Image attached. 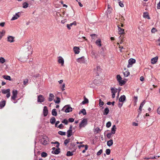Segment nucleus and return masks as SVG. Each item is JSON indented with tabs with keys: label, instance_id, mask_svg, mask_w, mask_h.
<instances>
[{
	"label": "nucleus",
	"instance_id": "obj_24",
	"mask_svg": "<svg viewBox=\"0 0 160 160\" xmlns=\"http://www.w3.org/2000/svg\"><path fill=\"white\" fill-rule=\"evenodd\" d=\"M67 136L68 138L71 137L72 134V130H68L67 132Z\"/></svg>",
	"mask_w": 160,
	"mask_h": 160
},
{
	"label": "nucleus",
	"instance_id": "obj_50",
	"mask_svg": "<svg viewBox=\"0 0 160 160\" xmlns=\"http://www.w3.org/2000/svg\"><path fill=\"white\" fill-rule=\"evenodd\" d=\"M28 82V80L27 79H26L24 80L23 84L24 85L26 86L27 85Z\"/></svg>",
	"mask_w": 160,
	"mask_h": 160
},
{
	"label": "nucleus",
	"instance_id": "obj_25",
	"mask_svg": "<svg viewBox=\"0 0 160 160\" xmlns=\"http://www.w3.org/2000/svg\"><path fill=\"white\" fill-rule=\"evenodd\" d=\"M89 102L88 99L86 98L85 96L84 97V100L81 103L82 104H85L88 103Z\"/></svg>",
	"mask_w": 160,
	"mask_h": 160
},
{
	"label": "nucleus",
	"instance_id": "obj_21",
	"mask_svg": "<svg viewBox=\"0 0 160 160\" xmlns=\"http://www.w3.org/2000/svg\"><path fill=\"white\" fill-rule=\"evenodd\" d=\"M109 111V109L108 108H105L103 112V115H107Z\"/></svg>",
	"mask_w": 160,
	"mask_h": 160
},
{
	"label": "nucleus",
	"instance_id": "obj_47",
	"mask_svg": "<svg viewBox=\"0 0 160 160\" xmlns=\"http://www.w3.org/2000/svg\"><path fill=\"white\" fill-rule=\"evenodd\" d=\"M51 143L52 144H57V145H56V147L57 148H58L59 145V143L57 141H56L54 142H51Z\"/></svg>",
	"mask_w": 160,
	"mask_h": 160
},
{
	"label": "nucleus",
	"instance_id": "obj_38",
	"mask_svg": "<svg viewBox=\"0 0 160 160\" xmlns=\"http://www.w3.org/2000/svg\"><path fill=\"white\" fill-rule=\"evenodd\" d=\"M5 31L3 30H2V32H0V38H2L5 33Z\"/></svg>",
	"mask_w": 160,
	"mask_h": 160
},
{
	"label": "nucleus",
	"instance_id": "obj_10",
	"mask_svg": "<svg viewBox=\"0 0 160 160\" xmlns=\"http://www.w3.org/2000/svg\"><path fill=\"white\" fill-rule=\"evenodd\" d=\"M15 37L11 36H8L7 37V41L10 43L13 42L14 41Z\"/></svg>",
	"mask_w": 160,
	"mask_h": 160
},
{
	"label": "nucleus",
	"instance_id": "obj_41",
	"mask_svg": "<svg viewBox=\"0 0 160 160\" xmlns=\"http://www.w3.org/2000/svg\"><path fill=\"white\" fill-rule=\"evenodd\" d=\"M112 134H113V133H112L111 132L110 133H108L107 134V138L109 139L110 138H111V137L112 136Z\"/></svg>",
	"mask_w": 160,
	"mask_h": 160
},
{
	"label": "nucleus",
	"instance_id": "obj_31",
	"mask_svg": "<svg viewBox=\"0 0 160 160\" xmlns=\"http://www.w3.org/2000/svg\"><path fill=\"white\" fill-rule=\"evenodd\" d=\"M10 91V90L9 89H3L2 90V93L3 94H5L9 92Z\"/></svg>",
	"mask_w": 160,
	"mask_h": 160
},
{
	"label": "nucleus",
	"instance_id": "obj_51",
	"mask_svg": "<svg viewBox=\"0 0 160 160\" xmlns=\"http://www.w3.org/2000/svg\"><path fill=\"white\" fill-rule=\"evenodd\" d=\"M102 152V149L99 150L97 153V155L98 156L100 155Z\"/></svg>",
	"mask_w": 160,
	"mask_h": 160
},
{
	"label": "nucleus",
	"instance_id": "obj_19",
	"mask_svg": "<svg viewBox=\"0 0 160 160\" xmlns=\"http://www.w3.org/2000/svg\"><path fill=\"white\" fill-rule=\"evenodd\" d=\"M117 129V128L116 127V126L115 125H114L112 129H111V132L112 133H113V134H114L115 133V131H116Z\"/></svg>",
	"mask_w": 160,
	"mask_h": 160
},
{
	"label": "nucleus",
	"instance_id": "obj_2",
	"mask_svg": "<svg viewBox=\"0 0 160 160\" xmlns=\"http://www.w3.org/2000/svg\"><path fill=\"white\" fill-rule=\"evenodd\" d=\"M87 124V120L86 119L84 118L82 120L79 124V127L80 128L84 127Z\"/></svg>",
	"mask_w": 160,
	"mask_h": 160
},
{
	"label": "nucleus",
	"instance_id": "obj_26",
	"mask_svg": "<svg viewBox=\"0 0 160 160\" xmlns=\"http://www.w3.org/2000/svg\"><path fill=\"white\" fill-rule=\"evenodd\" d=\"M2 77L5 79L9 81H11V78L8 75H3Z\"/></svg>",
	"mask_w": 160,
	"mask_h": 160
},
{
	"label": "nucleus",
	"instance_id": "obj_30",
	"mask_svg": "<svg viewBox=\"0 0 160 160\" xmlns=\"http://www.w3.org/2000/svg\"><path fill=\"white\" fill-rule=\"evenodd\" d=\"M56 109H53L52 111V114L53 116H56L57 115V113L56 111Z\"/></svg>",
	"mask_w": 160,
	"mask_h": 160
},
{
	"label": "nucleus",
	"instance_id": "obj_3",
	"mask_svg": "<svg viewBox=\"0 0 160 160\" xmlns=\"http://www.w3.org/2000/svg\"><path fill=\"white\" fill-rule=\"evenodd\" d=\"M48 138L46 136H43L41 139V142L43 145H46L48 143Z\"/></svg>",
	"mask_w": 160,
	"mask_h": 160
},
{
	"label": "nucleus",
	"instance_id": "obj_20",
	"mask_svg": "<svg viewBox=\"0 0 160 160\" xmlns=\"http://www.w3.org/2000/svg\"><path fill=\"white\" fill-rule=\"evenodd\" d=\"M60 152V149L59 148L55 150H52V153L55 154H58Z\"/></svg>",
	"mask_w": 160,
	"mask_h": 160
},
{
	"label": "nucleus",
	"instance_id": "obj_45",
	"mask_svg": "<svg viewBox=\"0 0 160 160\" xmlns=\"http://www.w3.org/2000/svg\"><path fill=\"white\" fill-rule=\"evenodd\" d=\"M62 122L64 123L66 125H67L68 123V121L66 119H64L62 121Z\"/></svg>",
	"mask_w": 160,
	"mask_h": 160
},
{
	"label": "nucleus",
	"instance_id": "obj_9",
	"mask_svg": "<svg viewBox=\"0 0 160 160\" xmlns=\"http://www.w3.org/2000/svg\"><path fill=\"white\" fill-rule=\"evenodd\" d=\"M45 98L42 95H38V102H42L44 101Z\"/></svg>",
	"mask_w": 160,
	"mask_h": 160
},
{
	"label": "nucleus",
	"instance_id": "obj_56",
	"mask_svg": "<svg viewBox=\"0 0 160 160\" xmlns=\"http://www.w3.org/2000/svg\"><path fill=\"white\" fill-rule=\"evenodd\" d=\"M68 121L70 122H73L74 121V119L72 118H69L68 119Z\"/></svg>",
	"mask_w": 160,
	"mask_h": 160
},
{
	"label": "nucleus",
	"instance_id": "obj_17",
	"mask_svg": "<svg viewBox=\"0 0 160 160\" xmlns=\"http://www.w3.org/2000/svg\"><path fill=\"white\" fill-rule=\"evenodd\" d=\"M126 100V97L125 95H123L121 96L119 99V101L120 102H123Z\"/></svg>",
	"mask_w": 160,
	"mask_h": 160
},
{
	"label": "nucleus",
	"instance_id": "obj_12",
	"mask_svg": "<svg viewBox=\"0 0 160 160\" xmlns=\"http://www.w3.org/2000/svg\"><path fill=\"white\" fill-rule=\"evenodd\" d=\"M48 111L47 107L46 106H44L43 109V113L44 116H46L48 115Z\"/></svg>",
	"mask_w": 160,
	"mask_h": 160
},
{
	"label": "nucleus",
	"instance_id": "obj_44",
	"mask_svg": "<svg viewBox=\"0 0 160 160\" xmlns=\"http://www.w3.org/2000/svg\"><path fill=\"white\" fill-rule=\"evenodd\" d=\"M58 133L61 135H65L66 132H63L61 131H59L58 132Z\"/></svg>",
	"mask_w": 160,
	"mask_h": 160
},
{
	"label": "nucleus",
	"instance_id": "obj_39",
	"mask_svg": "<svg viewBox=\"0 0 160 160\" xmlns=\"http://www.w3.org/2000/svg\"><path fill=\"white\" fill-rule=\"evenodd\" d=\"M70 139H67L64 141V144L65 146H66L68 143L70 142Z\"/></svg>",
	"mask_w": 160,
	"mask_h": 160
},
{
	"label": "nucleus",
	"instance_id": "obj_55",
	"mask_svg": "<svg viewBox=\"0 0 160 160\" xmlns=\"http://www.w3.org/2000/svg\"><path fill=\"white\" fill-rule=\"evenodd\" d=\"M58 128L60 129H63L64 128V126L62 124H61L58 126Z\"/></svg>",
	"mask_w": 160,
	"mask_h": 160
},
{
	"label": "nucleus",
	"instance_id": "obj_5",
	"mask_svg": "<svg viewBox=\"0 0 160 160\" xmlns=\"http://www.w3.org/2000/svg\"><path fill=\"white\" fill-rule=\"evenodd\" d=\"M136 60L133 58H130L128 60V64L127 66L128 68H130L132 66V65L135 63Z\"/></svg>",
	"mask_w": 160,
	"mask_h": 160
},
{
	"label": "nucleus",
	"instance_id": "obj_23",
	"mask_svg": "<svg viewBox=\"0 0 160 160\" xmlns=\"http://www.w3.org/2000/svg\"><path fill=\"white\" fill-rule=\"evenodd\" d=\"M96 43L97 45L100 47L102 46L101 41L100 39H98L96 41Z\"/></svg>",
	"mask_w": 160,
	"mask_h": 160
},
{
	"label": "nucleus",
	"instance_id": "obj_35",
	"mask_svg": "<svg viewBox=\"0 0 160 160\" xmlns=\"http://www.w3.org/2000/svg\"><path fill=\"white\" fill-rule=\"evenodd\" d=\"M22 5L23 8H26L28 6V4L26 2H24L23 3Z\"/></svg>",
	"mask_w": 160,
	"mask_h": 160
},
{
	"label": "nucleus",
	"instance_id": "obj_13",
	"mask_svg": "<svg viewBox=\"0 0 160 160\" xmlns=\"http://www.w3.org/2000/svg\"><path fill=\"white\" fill-rule=\"evenodd\" d=\"M73 49L75 53L76 54H78L80 52V49L78 47H74Z\"/></svg>",
	"mask_w": 160,
	"mask_h": 160
},
{
	"label": "nucleus",
	"instance_id": "obj_4",
	"mask_svg": "<svg viewBox=\"0 0 160 160\" xmlns=\"http://www.w3.org/2000/svg\"><path fill=\"white\" fill-rule=\"evenodd\" d=\"M120 25H118V33L119 34H120V36L119 37V38L120 39H121L122 38H121L122 37V34L124 33V30L121 28L120 27Z\"/></svg>",
	"mask_w": 160,
	"mask_h": 160
},
{
	"label": "nucleus",
	"instance_id": "obj_40",
	"mask_svg": "<svg viewBox=\"0 0 160 160\" xmlns=\"http://www.w3.org/2000/svg\"><path fill=\"white\" fill-rule=\"evenodd\" d=\"M73 155V153L72 152L70 151H68L67 152V155L68 156H71Z\"/></svg>",
	"mask_w": 160,
	"mask_h": 160
},
{
	"label": "nucleus",
	"instance_id": "obj_33",
	"mask_svg": "<svg viewBox=\"0 0 160 160\" xmlns=\"http://www.w3.org/2000/svg\"><path fill=\"white\" fill-rule=\"evenodd\" d=\"M111 91L112 93H116L117 92V89L116 88H111Z\"/></svg>",
	"mask_w": 160,
	"mask_h": 160
},
{
	"label": "nucleus",
	"instance_id": "obj_63",
	"mask_svg": "<svg viewBox=\"0 0 160 160\" xmlns=\"http://www.w3.org/2000/svg\"><path fill=\"white\" fill-rule=\"evenodd\" d=\"M134 99L135 100V102L136 103L138 101V97L137 96H134Z\"/></svg>",
	"mask_w": 160,
	"mask_h": 160
},
{
	"label": "nucleus",
	"instance_id": "obj_15",
	"mask_svg": "<svg viewBox=\"0 0 160 160\" xmlns=\"http://www.w3.org/2000/svg\"><path fill=\"white\" fill-rule=\"evenodd\" d=\"M158 57H156L152 58L151 60V63L152 64H155L158 61Z\"/></svg>",
	"mask_w": 160,
	"mask_h": 160
},
{
	"label": "nucleus",
	"instance_id": "obj_16",
	"mask_svg": "<svg viewBox=\"0 0 160 160\" xmlns=\"http://www.w3.org/2000/svg\"><path fill=\"white\" fill-rule=\"evenodd\" d=\"M77 23L76 21H74L72 23H70V24H68L67 25V27L68 28L69 30H70L71 29V27L73 25H74L75 26L76 25Z\"/></svg>",
	"mask_w": 160,
	"mask_h": 160
},
{
	"label": "nucleus",
	"instance_id": "obj_46",
	"mask_svg": "<svg viewBox=\"0 0 160 160\" xmlns=\"http://www.w3.org/2000/svg\"><path fill=\"white\" fill-rule=\"evenodd\" d=\"M117 81L118 82L120 80H121V79H122V78L120 76V75H118L117 76Z\"/></svg>",
	"mask_w": 160,
	"mask_h": 160
},
{
	"label": "nucleus",
	"instance_id": "obj_7",
	"mask_svg": "<svg viewBox=\"0 0 160 160\" xmlns=\"http://www.w3.org/2000/svg\"><path fill=\"white\" fill-rule=\"evenodd\" d=\"M12 95L11 97V99L12 100H14L17 97L18 91L17 90H14L12 91Z\"/></svg>",
	"mask_w": 160,
	"mask_h": 160
},
{
	"label": "nucleus",
	"instance_id": "obj_42",
	"mask_svg": "<svg viewBox=\"0 0 160 160\" xmlns=\"http://www.w3.org/2000/svg\"><path fill=\"white\" fill-rule=\"evenodd\" d=\"M123 74L125 77H128L130 74L129 72L126 71L123 72Z\"/></svg>",
	"mask_w": 160,
	"mask_h": 160
},
{
	"label": "nucleus",
	"instance_id": "obj_62",
	"mask_svg": "<svg viewBox=\"0 0 160 160\" xmlns=\"http://www.w3.org/2000/svg\"><path fill=\"white\" fill-rule=\"evenodd\" d=\"M65 87V84L64 83H63L61 87V89L62 91H64V90H65V89H64Z\"/></svg>",
	"mask_w": 160,
	"mask_h": 160
},
{
	"label": "nucleus",
	"instance_id": "obj_59",
	"mask_svg": "<svg viewBox=\"0 0 160 160\" xmlns=\"http://www.w3.org/2000/svg\"><path fill=\"white\" fill-rule=\"evenodd\" d=\"M142 107H141V106H140L139 108V111H138V112H139L138 114L141 113V112L142 111Z\"/></svg>",
	"mask_w": 160,
	"mask_h": 160
},
{
	"label": "nucleus",
	"instance_id": "obj_34",
	"mask_svg": "<svg viewBox=\"0 0 160 160\" xmlns=\"http://www.w3.org/2000/svg\"><path fill=\"white\" fill-rule=\"evenodd\" d=\"M143 16L144 18L150 19L147 13L144 12L143 13Z\"/></svg>",
	"mask_w": 160,
	"mask_h": 160
},
{
	"label": "nucleus",
	"instance_id": "obj_37",
	"mask_svg": "<svg viewBox=\"0 0 160 160\" xmlns=\"http://www.w3.org/2000/svg\"><path fill=\"white\" fill-rule=\"evenodd\" d=\"M6 61L5 59L2 57L0 58V62L2 64L4 63Z\"/></svg>",
	"mask_w": 160,
	"mask_h": 160
},
{
	"label": "nucleus",
	"instance_id": "obj_22",
	"mask_svg": "<svg viewBox=\"0 0 160 160\" xmlns=\"http://www.w3.org/2000/svg\"><path fill=\"white\" fill-rule=\"evenodd\" d=\"M6 104V101L5 100L1 101L0 102V107L1 108L4 107Z\"/></svg>",
	"mask_w": 160,
	"mask_h": 160
},
{
	"label": "nucleus",
	"instance_id": "obj_54",
	"mask_svg": "<svg viewBox=\"0 0 160 160\" xmlns=\"http://www.w3.org/2000/svg\"><path fill=\"white\" fill-rule=\"evenodd\" d=\"M120 22H122L124 21V17L122 16H121V18H120Z\"/></svg>",
	"mask_w": 160,
	"mask_h": 160
},
{
	"label": "nucleus",
	"instance_id": "obj_36",
	"mask_svg": "<svg viewBox=\"0 0 160 160\" xmlns=\"http://www.w3.org/2000/svg\"><path fill=\"white\" fill-rule=\"evenodd\" d=\"M56 98H57L56 100H54V101L56 103L58 104L60 102V99L59 97H57Z\"/></svg>",
	"mask_w": 160,
	"mask_h": 160
},
{
	"label": "nucleus",
	"instance_id": "obj_29",
	"mask_svg": "<svg viewBox=\"0 0 160 160\" xmlns=\"http://www.w3.org/2000/svg\"><path fill=\"white\" fill-rule=\"evenodd\" d=\"M81 113H82L83 115H86L87 113L86 112L85 109L84 108L82 109V110H80L79 112V114H80Z\"/></svg>",
	"mask_w": 160,
	"mask_h": 160
},
{
	"label": "nucleus",
	"instance_id": "obj_18",
	"mask_svg": "<svg viewBox=\"0 0 160 160\" xmlns=\"http://www.w3.org/2000/svg\"><path fill=\"white\" fill-rule=\"evenodd\" d=\"M54 95L53 94L50 93L49 94V98H48V100L49 101H52L54 98Z\"/></svg>",
	"mask_w": 160,
	"mask_h": 160
},
{
	"label": "nucleus",
	"instance_id": "obj_64",
	"mask_svg": "<svg viewBox=\"0 0 160 160\" xmlns=\"http://www.w3.org/2000/svg\"><path fill=\"white\" fill-rule=\"evenodd\" d=\"M157 44L159 46H160V38L159 39L157 42Z\"/></svg>",
	"mask_w": 160,
	"mask_h": 160
},
{
	"label": "nucleus",
	"instance_id": "obj_49",
	"mask_svg": "<svg viewBox=\"0 0 160 160\" xmlns=\"http://www.w3.org/2000/svg\"><path fill=\"white\" fill-rule=\"evenodd\" d=\"M41 156L43 157H46L47 156V154L45 152H42L41 154Z\"/></svg>",
	"mask_w": 160,
	"mask_h": 160
},
{
	"label": "nucleus",
	"instance_id": "obj_57",
	"mask_svg": "<svg viewBox=\"0 0 160 160\" xmlns=\"http://www.w3.org/2000/svg\"><path fill=\"white\" fill-rule=\"evenodd\" d=\"M119 5L121 7H123L124 6L123 4L121 1L119 2Z\"/></svg>",
	"mask_w": 160,
	"mask_h": 160
},
{
	"label": "nucleus",
	"instance_id": "obj_11",
	"mask_svg": "<svg viewBox=\"0 0 160 160\" xmlns=\"http://www.w3.org/2000/svg\"><path fill=\"white\" fill-rule=\"evenodd\" d=\"M58 63L61 64L62 66H63L64 65V61L63 59L61 56H59L58 57Z\"/></svg>",
	"mask_w": 160,
	"mask_h": 160
},
{
	"label": "nucleus",
	"instance_id": "obj_14",
	"mask_svg": "<svg viewBox=\"0 0 160 160\" xmlns=\"http://www.w3.org/2000/svg\"><path fill=\"white\" fill-rule=\"evenodd\" d=\"M27 49L28 50V55H31L32 53V49L31 46L30 45L28 46L27 48Z\"/></svg>",
	"mask_w": 160,
	"mask_h": 160
},
{
	"label": "nucleus",
	"instance_id": "obj_48",
	"mask_svg": "<svg viewBox=\"0 0 160 160\" xmlns=\"http://www.w3.org/2000/svg\"><path fill=\"white\" fill-rule=\"evenodd\" d=\"M95 132H96L97 133H99L101 131V130L98 127L96 128L95 129Z\"/></svg>",
	"mask_w": 160,
	"mask_h": 160
},
{
	"label": "nucleus",
	"instance_id": "obj_52",
	"mask_svg": "<svg viewBox=\"0 0 160 160\" xmlns=\"http://www.w3.org/2000/svg\"><path fill=\"white\" fill-rule=\"evenodd\" d=\"M106 153L107 155H109L110 153V150L109 149H107L106 150Z\"/></svg>",
	"mask_w": 160,
	"mask_h": 160
},
{
	"label": "nucleus",
	"instance_id": "obj_61",
	"mask_svg": "<svg viewBox=\"0 0 160 160\" xmlns=\"http://www.w3.org/2000/svg\"><path fill=\"white\" fill-rule=\"evenodd\" d=\"M157 112L158 114L160 115V106L158 108L157 110Z\"/></svg>",
	"mask_w": 160,
	"mask_h": 160
},
{
	"label": "nucleus",
	"instance_id": "obj_60",
	"mask_svg": "<svg viewBox=\"0 0 160 160\" xmlns=\"http://www.w3.org/2000/svg\"><path fill=\"white\" fill-rule=\"evenodd\" d=\"M123 103H119L118 104V107L119 108H121L123 105Z\"/></svg>",
	"mask_w": 160,
	"mask_h": 160
},
{
	"label": "nucleus",
	"instance_id": "obj_27",
	"mask_svg": "<svg viewBox=\"0 0 160 160\" xmlns=\"http://www.w3.org/2000/svg\"><path fill=\"white\" fill-rule=\"evenodd\" d=\"M113 143V140L112 139H110L107 142V145L109 147L111 146Z\"/></svg>",
	"mask_w": 160,
	"mask_h": 160
},
{
	"label": "nucleus",
	"instance_id": "obj_53",
	"mask_svg": "<svg viewBox=\"0 0 160 160\" xmlns=\"http://www.w3.org/2000/svg\"><path fill=\"white\" fill-rule=\"evenodd\" d=\"M111 122H108L106 124V127L107 128H109L111 126Z\"/></svg>",
	"mask_w": 160,
	"mask_h": 160
},
{
	"label": "nucleus",
	"instance_id": "obj_28",
	"mask_svg": "<svg viewBox=\"0 0 160 160\" xmlns=\"http://www.w3.org/2000/svg\"><path fill=\"white\" fill-rule=\"evenodd\" d=\"M50 122L52 124H53L55 123V122H56V119L54 117H52L50 119Z\"/></svg>",
	"mask_w": 160,
	"mask_h": 160
},
{
	"label": "nucleus",
	"instance_id": "obj_1",
	"mask_svg": "<svg viewBox=\"0 0 160 160\" xmlns=\"http://www.w3.org/2000/svg\"><path fill=\"white\" fill-rule=\"evenodd\" d=\"M62 111L66 112H71L72 111V108L69 105H67L64 106L62 109Z\"/></svg>",
	"mask_w": 160,
	"mask_h": 160
},
{
	"label": "nucleus",
	"instance_id": "obj_32",
	"mask_svg": "<svg viewBox=\"0 0 160 160\" xmlns=\"http://www.w3.org/2000/svg\"><path fill=\"white\" fill-rule=\"evenodd\" d=\"M118 82H119V84L121 86L124 84L125 83V81L123 80H122V79L119 81Z\"/></svg>",
	"mask_w": 160,
	"mask_h": 160
},
{
	"label": "nucleus",
	"instance_id": "obj_8",
	"mask_svg": "<svg viewBox=\"0 0 160 160\" xmlns=\"http://www.w3.org/2000/svg\"><path fill=\"white\" fill-rule=\"evenodd\" d=\"M21 12H19L16 13L15 15H14L11 19V20H14L17 19L19 18L21 15Z\"/></svg>",
	"mask_w": 160,
	"mask_h": 160
},
{
	"label": "nucleus",
	"instance_id": "obj_43",
	"mask_svg": "<svg viewBox=\"0 0 160 160\" xmlns=\"http://www.w3.org/2000/svg\"><path fill=\"white\" fill-rule=\"evenodd\" d=\"M104 104V102L103 101H102L101 99L99 100V105L100 107H102Z\"/></svg>",
	"mask_w": 160,
	"mask_h": 160
},
{
	"label": "nucleus",
	"instance_id": "obj_6",
	"mask_svg": "<svg viewBox=\"0 0 160 160\" xmlns=\"http://www.w3.org/2000/svg\"><path fill=\"white\" fill-rule=\"evenodd\" d=\"M77 61L80 63H84L86 62V60L84 57H82L77 59Z\"/></svg>",
	"mask_w": 160,
	"mask_h": 160
},
{
	"label": "nucleus",
	"instance_id": "obj_58",
	"mask_svg": "<svg viewBox=\"0 0 160 160\" xmlns=\"http://www.w3.org/2000/svg\"><path fill=\"white\" fill-rule=\"evenodd\" d=\"M157 31V29L154 28H152L151 30V32L152 33H154L155 32H156Z\"/></svg>",
	"mask_w": 160,
	"mask_h": 160
}]
</instances>
